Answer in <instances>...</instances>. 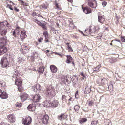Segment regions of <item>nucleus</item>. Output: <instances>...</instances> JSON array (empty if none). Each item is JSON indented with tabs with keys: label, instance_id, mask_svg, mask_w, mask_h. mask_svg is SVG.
I'll list each match as a JSON object with an SVG mask.
<instances>
[{
	"label": "nucleus",
	"instance_id": "f257e3e1",
	"mask_svg": "<svg viewBox=\"0 0 125 125\" xmlns=\"http://www.w3.org/2000/svg\"><path fill=\"white\" fill-rule=\"evenodd\" d=\"M44 93L47 96L53 97L55 96L56 93L54 87L49 86L45 90Z\"/></svg>",
	"mask_w": 125,
	"mask_h": 125
},
{
	"label": "nucleus",
	"instance_id": "f03ea898",
	"mask_svg": "<svg viewBox=\"0 0 125 125\" xmlns=\"http://www.w3.org/2000/svg\"><path fill=\"white\" fill-rule=\"evenodd\" d=\"M0 64L1 66L3 68H6L8 66L9 63L8 62L6 57H3L2 58Z\"/></svg>",
	"mask_w": 125,
	"mask_h": 125
},
{
	"label": "nucleus",
	"instance_id": "7ed1b4c3",
	"mask_svg": "<svg viewBox=\"0 0 125 125\" xmlns=\"http://www.w3.org/2000/svg\"><path fill=\"white\" fill-rule=\"evenodd\" d=\"M41 98L40 95L39 94H36L33 97V102L34 103V104L36 106H39L40 104L39 102L40 101Z\"/></svg>",
	"mask_w": 125,
	"mask_h": 125
},
{
	"label": "nucleus",
	"instance_id": "20e7f679",
	"mask_svg": "<svg viewBox=\"0 0 125 125\" xmlns=\"http://www.w3.org/2000/svg\"><path fill=\"white\" fill-rule=\"evenodd\" d=\"M22 123L24 125H30L32 122V119L29 116L23 118L22 120Z\"/></svg>",
	"mask_w": 125,
	"mask_h": 125
},
{
	"label": "nucleus",
	"instance_id": "39448f33",
	"mask_svg": "<svg viewBox=\"0 0 125 125\" xmlns=\"http://www.w3.org/2000/svg\"><path fill=\"white\" fill-rule=\"evenodd\" d=\"M7 40L6 37L0 38V47H6L5 46L7 44Z\"/></svg>",
	"mask_w": 125,
	"mask_h": 125
},
{
	"label": "nucleus",
	"instance_id": "423d86ee",
	"mask_svg": "<svg viewBox=\"0 0 125 125\" xmlns=\"http://www.w3.org/2000/svg\"><path fill=\"white\" fill-rule=\"evenodd\" d=\"M34 21L37 23L38 25L42 27L44 29H46V27L45 26L46 24L45 22L43 21L40 22L37 19L35 20Z\"/></svg>",
	"mask_w": 125,
	"mask_h": 125
},
{
	"label": "nucleus",
	"instance_id": "0eeeda50",
	"mask_svg": "<svg viewBox=\"0 0 125 125\" xmlns=\"http://www.w3.org/2000/svg\"><path fill=\"white\" fill-rule=\"evenodd\" d=\"M0 97L2 99H6L8 97V95L7 93L4 91H2L0 89Z\"/></svg>",
	"mask_w": 125,
	"mask_h": 125
},
{
	"label": "nucleus",
	"instance_id": "6e6552de",
	"mask_svg": "<svg viewBox=\"0 0 125 125\" xmlns=\"http://www.w3.org/2000/svg\"><path fill=\"white\" fill-rule=\"evenodd\" d=\"M49 119V117L47 115H44L42 120L43 123L44 124H47Z\"/></svg>",
	"mask_w": 125,
	"mask_h": 125
},
{
	"label": "nucleus",
	"instance_id": "1a4fd4ad",
	"mask_svg": "<svg viewBox=\"0 0 125 125\" xmlns=\"http://www.w3.org/2000/svg\"><path fill=\"white\" fill-rule=\"evenodd\" d=\"M7 118L9 121L11 122H14L15 120V116L12 114L9 115L7 116Z\"/></svg>",
	"mask_w": 125,
	"mask_h": 125
},
{
	"label": "nucleus",
	"instance_id": "9d476101",
	"mask_svg": "<svg viewBox=\"0 0 125 125\" xmlns=\"http://www.w3.org/2000/svg\"><path fill=\"white\" fill-rule=\"evenodd\" d=\"M28 96L27 94L26 93H23L20 95V97L21 100L23 102L27 98Z\"/></svg>",
	"mask_w": 125,
	"mask_h": 125
},
{
	"label": "nucleus",
	"instance_id": "9b49d317",
	"mask_svg": "<svg viewBox=\"0 0 125 125\" xmlns=\"http://www.w3.org/2000/svg\"><path fill=\"white\" fill-rule=\"evenodd\" d=\"M24 61L25 60L23 58L19 57L17 59V64L19 65H21Z\"/></svg>",
	"mask_w": 125,
	"mask_h": 125
},
{
	"label": "nucleus",
	"instance_id": "f8f14e48",
	"mask_svg": "<svg viewBox=\"0 0 125 125\" xmlns=\"http://www.w3.org/2000/svg\"><path fill=\"white\" fill-rule=\"evenodd\" d=\"M94 4L91 1H89L88 4L92 8H95L97 6V3L96 0L94 1Z\"/></svg>",
	"mask_w": 125,
	"mask_h": 125
},
{
	"label": "nucleus",
	"instance_id": "ddd939ff",
	"mask_svg": "<svg viewBox=\"0 0 125 125\" xmlns=\"http://www.w3.org/2000/svg\"><path fill=\"white\" fill-rule=\"evenodd\" d=\"M33 90L36 92L37 91H39L41 89V87L40 85L39 84H37L32 87Z\"/></svg>",
	"mask_w": 125,
	"mask_h": 125
},
{
	"label": "nucleus",
	"instance_id": "4468645a",
	"mask_svg": "<svg viewBox=\"0 0 125 125\" xmlns=\"http://www.w3.org/2000/svg\"><path fill=\"white\" fill-rule=\"evenodd\" d=\"M51 101L46 100L43 103V105L44 107L47 108L51 107Z\"/></svg>",
	"mask_w": 125,
	"mask_h": 125
},
{
	"label": "nucleus",
	"instance_id": "2eb2a0df",
	"mask_svg": "<svg viewBox=\"0 0 125 125\" xmlns=\"http://www.w3.org/2000/svg\"><path fill=\"white\" fill-rule=\"evenodd\" d=\"M98 21L101 23H103L105 21V18L104 15H99L98 16Z\"/></svg>",
	"mask_w": 125,
	"mask_h": 125
},
{
	"label": "nucleus",
	"instance_id": "dca6fc26",
	"mask_svg": "<svg viewBox=\"0 0 125 125\" xmlns=\"http://www.w3.org/2000/svg\"><path fill=\"white\" fill-rule=\"evenodd\" d=\"M20 72L18 71H15L13 75V78H18L21 77V75L20 74Z\"/></svg>",
	"mask_w": 125,
	"mask_h": 125
},
{
	"label": "nucleus",
	"instance_id": "f3484780",
	"mask_svg": "<svg viewBox=\"0 0 125 125\" xmlns=\"http://www.w3.org/2000/svg\"><path fill=\"white\" fill-rule=\"evenodd\" d=\"M15 84L18 86H21L22 84V81L21 77L15 78Z\"/></svg>",
	"mask_w": 125,
	"mask_h": 125
},
{
	"label": "nucleus",
	"instance_id": "a211bd4d",
	"mask_svg": "<svg viewBox=\"0 0 125 125\" xmlns=\"http://www.w3.org/2000/svg\"><path fill=\"white\" fill-rule=\"evenodd\" d=\"M36 105L33 104H31L29 105L27 107V109L29 111H33L35 110L36 108Z\"/></svg>",
	"mask_w": 125,
	"mask_h": 125
},
{
	"label": "nucleus",
	"instance_id": "6ab92c4d",
	"mask_svg": "<svg viewBox=\"0 0 125 125\" xmlns=\"http://www.w3.org/2000/svg\"><path fill=\"white\" fill-rule=\"evenodd\" d=\"M25 33L26 32L24 31H21V34L20 35V37L22 41H23V39L27 37Z\"/></svg>",
	"mask_w": 125,
	"mask_h": 125
},
{
	"label": "nucleus",
	"instance_id": "aec40b11",
	"mask_svg": "<svg viewBox=\"0 0 125 125\" xmlns=\"http://www.w3.org/2000/svg\"><path fill=\"white\" fill-rule=\"evenodd\" d=\"M7 32V31L6 29H5L3 27H0V33L1 35H6Z\"/></svg>",
	"mask_w": 125,
	"mask_h": 125
},
{
	"label": "nucleus",
	"instance_id": "412c9836",
	"mask_svg": "<svg viewBox=\"0 0 125 125\" xmlns=\"http://www.w3.org/2000/svg\"><path fill=\"white\" fill-rule=\"evenodd\" d=\"M59 103L56 100H55L52 102H51V107H57Z\"/></svg>",
	"mask_w": 125,
	"mask_h": 125
},
{
	"label": "nucleus",
	"instance_id": "4be33fe9",
	"mask_svg": "<svg viewBox=\"0 0 125 125\" xmlns=\"http://www.w3.org/2000/svg\"><path fill=\"white\" fill-rule=\"evenodd\" d=\"M67 116V115H64V114H62L58 116V119L62 121L66 118Z\"/></svg>",
	"mask_w": 125,
	"mask_h": 125
},
{
	"label": "nucleus",
	"instance_id": "5701e85b",
	"mask_svg": "<svg viewBox=\"0 0 125 125\" xmlns=\"http://www.w3.org/2000/svg\"><path fill=\"white\" fill-rule=\"evenodd\" d=\"M83 11L86 14L90 13L91 12V10L89 7H85L83 9Z\"/></svg>",
	"mask_w": 125,
	"mask_h": 125
},
{
	"label": "nucleus",
	"instance_id": "b1692460",
	"mask_svg": "<svg viewBox=\"0 0 125 125\" xmlns=\"http://www.w3.org/2000/svg\"><path fill=\"white\" fill-rule=\"evenodd\" d=\"M50 69L52 72L55 73L57 71V68L55 66L52 65L50 67Z\"/></svg>",
	"mask_w": 125,
	"mask_h": 125
},
{
	"label": "nucleus",
	"instance_id": "393cba45",
	"mask_svg": "<svg viewBox=\"0 0 125 125\" xmlns=\"http://www.w3.org/2000/svg\"><path fill=\"white\" fill-rule=\"evenodd\" d=\"M7 49L6 47L2 48L0 47V55H1L2 53L3 54L7 52Z\"/></svg>",
	"mask_w": 125,
	"mask_h": 125
},
{
	"label": "nucleus",
	"instance_id": "a878e982",
	"mask_svg": "<svg viewBox=\"0 0 125 125\" xmlns=\"http://www.w3.org/2000/svg\"><path fill=\"white\" fill-rule=\"evenodd\" d=\"M88 32H87V34L91 35L94 33L95 31V27L93 28L92 29H89L88 30Z\"/></svg>",
	"mask_w": 125,
	"mask_h": 125
},
{
	"label": "nucleus",
	"instance_id": "bb28decb",
	"mask_svg": "<svg viewBox=\"0 0 125 125\" xmlns=\"http://www.w3.org/2000/svg\"><path fill=\"white\" fill-rule=\"evenodd\" d=\"M8 25V23L7 21H5L3 22H0V27H3L5 25L7 26Z\"/></svg>",
	"mask_w": 125,
	"mask_h": 125
},
{
	"label": "nucleus",
	"instance_id": "cd10ccee",
	"mask_svg": "<svg viewBox=\"0 0 125 125\" xmlns=\"http://www.w3.org/2000/svg\"><path fill=\"white\" fill-rule=\"evenodd\" d=\"M62 81L65 83L66 82H68V80L66 76H63L62 77Z\"/></svg>",
	"mask_w": 125,
	"mask_h": 125
},
{
	"label": "nucleus",
	"instance_id": "c85d7f7f",
	"mask_svg": "<svg viewBox=\"0 0 125 125\" xmlns=\"http://www.w3.org/2000/svg\"><path fill=\"white\" fill-rule=\"evenodd\" d=\"M105 125H111V121L109 119H105L104 121Z\"/></svg>",
	"mask_w": 125,
	"mask_h": 125
},
{
	"label": "nucleus",
	"instance_id": "c756f323",
	"mask_svg": "<svg viewBox=\"0 0 125 125\" xmlns=\"http://www.w3.org/2000/svg\"><path fill=\"white\" fill-rule=\"evenodd\" d=\"M91 91V89L90 88L87 87L85 89L84 91V93L87 94H88Z\"/></svg>",
	"mask_w": 125,
	"mask_h": 125
},
{
	"label": "nucleus",
	"instance_id": "7c9ffc66",
	"mask_svg": "<svg viewBox=\"0 0 125 125\" xmlns=\"http://www.w3.org/2000/svg\"><path fill=\"white\" fill-rule=\"evenodd\" d=\"M44 68L42 66L39 67L38 71V72L40 73H43L44 71Z\"/></svg>",
	"mask_w": 125,
	"mask_h": 125
},
{
	"label": "nucleus",
	"instance_id": "2f4dec72",
	"mask_svg": "<svg viewBox=\"0 0 125 125\" xmlns=\"http://www.w3.org/2000/svg\"><path fill=\"white\" fill-rule=\"evenodd\" d=\"M39 55V54L37 52L35 51L33 52L32 55L35 57V58H37Z\"/></svg>",
	"mask_w": 125,
	"mask_h": 125
},
{
	"label": "nucleus",
	"instance_id": "473e14b6",
	"mask_svg": "<svg viewBox=\"0 0 125 125\" xmlns=\"http://www.w3.org/2000/svg\"><path fill=\"white\" fill-rule=\"evenodd\" d=\"M48 7V5L47 4L45 5L43 4L40 5V8L41 9H47Z\"/></svg>",
	"mask_w": 125,
	"mask_h": 125
},
{
	"label": "nucleus",
	"instance_id": "72a5a7b5",
	"mask_svg": "<svg viewBox=\"0 0 125 125\" xmlns=\"http://www.w3.org/2000/svg\"><path fill=\"white\" fill-rule=\"evenodd\" d=\"M101 83L104 84H106L108 83V81L105 78H104L101 80Z\"/></svg>",
	"mask_w": 125,
	"mask_h": 125
},
{
	"label": "nucleus",
	"instance_id": "f704fd0d",
	"mask_svg": "<svg viewBox=\"0 0 125 125\" xmlns=\"http://www.w3.org/2000/svg\"><path fill=\"white\" fill-rule=\"evenodd\" d=\"M116 59L111 58L109 60V62L111 63H113L116 62Z\"/></svg>",
	"mask_w": 125,
	"mask_h": 125
},
{
	"label": "nucleus",
	"instance_id": "c9c22d12",
	"mask_svg": "<svg viewBox=\"0 0 125 125\" xmlns=\"http://www.w3.org/2000/svg\"><path fill=\"white\" fill-rule=\"evenodd\" d=\"M87 121V119L85 118H83L81 119L79 121L80 123L82 124L83 122H86Z\"/></svg>",
	"mask_w": 125,
	"mask_h": 125
},
{
	"label": "nucleus",
	"instance_id": "e433bc0d",
	"mask_svg": "<svg viewBox=\"0 0 125 125\" xmlns=\"http://www.w3.org/2000/svg\"><path fill=\"white\" fill-rule=\"evenodd\" d=\"M21 28L19 27V26H16V29L15 30V31H16V32L17 33H19L21 30Z\"/></svg>",
	"mask_w": 125,
	"mask_h": 125
},
{
	"label": "nucleus",
	"instance_id": "4c0bfd02",
	"mask_svg": "<svg viewBox=\"0 0 125 125\" xmlns=\"http://www.w3.org/2000/svg\"><path fill=\"white\" fill-rule=\"evenodd\" d=\"M43 35L45 39H47L48 37V34L47 31L43 33Z\"/></svg>",
	"mask_w": 125,
	"mask_h": 125
},
{
	"label": "nucleus",
	"instance_id": "58836bf2",
	"mask_svg": "<svg viewBox=\"0 0 125 125\" xmlns=\"http://www.w3.org/2000/svg\"><path fill=\"white\" fill-rule=\"evenodd\" d=\"M94 104V103L93 101H89L88 102V105L90 106H93Z\"/></svg>",
	"mask_w": 125,
	"mask_h": 125
},
{
	"label": "nucleus",
	"instance_id": "ea45409f",
	"mask_svg": "<svg viewBox=\"0 0 125 125\" xmlns=\"http://www.w3.org/2000/svg\"><path fill=\"white\" fill-rule=\"evenodd\" d=\"M98 123V121H94L92 122L91 125H97Z\"/></svg>",
	"mask_w": 125,
	"mask_h": 125
},
{
	"label": "nucleus",
	"instance_id": "a19ab883",
	"mask_svg": "<svg viewBox=\"0 0 125 125\" xmlns=\"http://www.w3.org/2000/svg\"><path fill=\"white\" fill-rule=\"evenodd\" d=\"M101 67V65L100 64H99V65L97 66L96 68H94V69H95V70H94V71H97L98 70L99 68L100 67Z\"/></svg>",
	"mask_w": 125,
	"mask_h": 125
},
{
	"label": "nucleus",
	"instance_id": "79ce46f5",
	"mask_svg": "<svg viewBox=\"0 0 125 125\" xmlns=\"http://www.w3.org/2000/svg\"><path fill=\"white\" fill-rule=\"evenodd\" d=\"M5 85V83L4 81H0V87H4Z\"/></svg>",
	"mask_w": 125,
	"mask_h": 125
},
{
	"label": "nucleus",
	"instance_id": "37998d69",
	"mask_svg": "<svg viewBox=\"0 0 125 125\" xmlns=\"http://www.w3.org/2000/svg\"><path fill=\"white\" fill-rule=\"evenodd\" d=\"M80 107L78 105H76L74 107V109L75 111H77L79 109Z\"/></svg>",
	"mask_w": 125,
	"mask_h": 125
},
{
	"label": "nucleus",
	"instance_id": "c03bdc74",
	"mask_svg": "<svg viewBox=\"0 0 125 125\" xmlns=\"http://www.w3.org/2000/svg\"><path fill=\"white\" fill-rule=\"evenodd\" d=\"M66 96L65 95H63L62 97V102L63 103L64 102H66Z\"/></svg>",
	"mask_w": 125,
	"mask_h": 125
},
{
	"label": "nucleus",
	"instance_id": "a18cd8bd",
	"mask_svg": "<svg viewBox=\"0 0 125 125\" xmlns=\"http://www.w3.org/2000/svg\"><path fill=\"white\" fill-rule=\"evenodd\" d=\"M15 105L16 107H20L21 106V103H19L17 102V103Z\"/></svg>",
	"mask_w": 125,
	"mask_h": 125
},
{
	"label": "nucleus",
	"instance_id": "49530a36",
	"mask_svg": "<svg viewBox=\"0 0 125 125\" xmlns=\"http://www.w3.org/2000/svg\"><path fill=\"white\" fill-rule=\"evenodd\" d=\"M32 15L34 16H38V17H39L40 16H41L40 15L38 14H37L35 12H33L32 13Z\"/></svg>",
	"mask_w": 125,
	"mask_h": 125
},
{
	"label": "nucleus",
	"instance_id": "de8ad7c7",
	"mask_svg": "<svg viewBox=\"0 0 125 125\" xmlns=\"http://www.w3.org/2000/svg\"><path fill=\"white\" fill-rule=\"evenodd\" d=\"M27 46H25V44H23L21 46L22 48L23 49H23H28V48H27Z\"/></svg>",
	"mask_w": 125,
	"mask_h": 125
},
{
	"label": "nucleus",
	"instance_id": "09e8293b",
	"mask_svg": "<svg viewBox=\"0 0 125 125\" xmlns=\"http://www.w3.org/2000/svg\"><path fill=\"white\" fill-rule=\"evenodd\" d=\"M107 2L105 1H104L102 2V5L103 7H104L106 6L107 4Z\"/></svg>",
	"mask_w": 125,
	"mask_h": 125
},
{
	"label": "nucleus",
	"instance_id": "8fccbe9b",
	"mask_svg": "<svg viewBox=\"0 0 125 125\" xmlns=\"http://www.w3.org/2000/svg\"><path fill=\"white\" fill-rule=\"evenodd\" d=\"M7 7H8L9 9L12 10H13V9L11 7V6L10 5H8L7 6Z\"/></svg>",
	"mask_w": 125,
	"mask_h": 125
},
{
	"label": "nucleus",
	"instance_id": "3c124183",
	"mask_svg": "<svg viewBox=\"0 0 125 125\" xmlns=\"http://www.w3.org/2000/svg\"><path fill=\"white\" fill-rule=\"evenodd\" d=\"M35 57L33 55L31 56V61H34Z\"/></svg>",
	"mask_w": 125,
	"mask_h": 125
},
{
	"label": "nucleus",
	"instance_id": "603ef678",
	"mask_svg": "<svg viewBox=\"0 0 125 125\" xmlns=\"http://www.w3.org/2000/svg\"><path fill=\"white\" fill-rule=\"evenodd\" d=\"M75 97L76 98H78V91H77L75 94Z\"/></svg>",
	"mask_w": 125,
	"mask_h": 125
},
{
	"label": "nucleus",
	"instance_id": "864d4df0",
	"mask_svg": "<svg viewBox=\"0 0 125 125\" xmlns=\"http://www.w3.org/2000/svg\"><path fill=\"white\" fill-rule=\"evenodd\" d=\"M55 6L57 9H60V8L59 7L58 4L56 2H55Z\"/></svg>",
	"mask_w": 125,
	"mask_h": 125
},
{
	"label": "nucleus",
	"instance_id": "5fc2aeb1",
	"mask_svg": "<svg viewBox=\"0 0 125 125\" xmlns=\"http://www.w3.org/2000/svg\"><path fill=\"white\" fill-rule=\"evenodd\" d=\"M0 125H10L9 124H6L4 123H1L0 124Z\"/></svg>",
	"mask_w": 125,
	"mask_h": 125
},
{
	"label": "nucleus",
	"instance_id": "6e6d98bb",
	"mask_svg": "<svg viewBox=\"0 0 125 125\" xmlns=\"http://www.w3.org/2000/svg\"><path fill=\"white\" fill-rule=\"evenodd\" d=\"M67 59L71 61L72 59V58L70 56L67 57Z\"/></svg>",
	"mask_w": 125,
	"mask_h": 125
},
{
	"label": "nucleus",
	"instance_id": "4d7b16f0",
	"mask_svg": "<svg viewBox=\"0 0 125 125\" xmlns=\"http://www.w3.org/2000/svg\"><path fill=\"white\" fill-rule=\"evenodd\" d=\"M43 40V39L42 38H39L38 39L39 42H42L41 41L42 40Z\"/></svg>",
	"mask_w": 125,
	"mask_h": 125
},
{
	"label": "nucleus",
	"instance_id": "13d9d810",
	"mask_svg": "<svg viewBox=\"0 0 125 125\" xmlns=\"http://www.w3.org/2000/svg\"><path fill=\"white\" fill-rule=\"evenodd\" d=\"M66 62L67 63H69L71 62V61L67 59L66 61Z\"/></svg>",
	"mask_w": 125,
	"mask_h": 125
},
{
	"label": "nucleus",
	"instance_id": "bf43d9fd",
	"mask_svg": "<svg viewBox=\"0 0 125 125\" xmlns=\"http://www.w3.org/2000/svg\"><path fill=\"white\" fill-rule=\"evenodd\" d=\"M87 47L86 46H84V49L83 50H86L87 49Z\"/></svg>",
	"mask_w": 125,
	"mask_h": 125
},
{
	"label": "nucleus",
	"instance_id": "052dcab7",
	"mask_svg": "<svg viewBox=\"0 0 125 125\" xmlns=\"http://www.w3.org/2000/svg\"><path fill=\"white\" fill-rule=\"evenodd\" d=\"M81 75L83 77L85 76V75L83 73L81 72Z\"/></svg>",
	"mask_w": 125,
	"mask_h": 125
},
{
	"label": "nucleus",
	"instance_id": "680f3d73",
	"mask_svg": "<svg viewBox=\"0 0 125 125\" xmlns=\"http://www.w3.org/2000/svg\"><path fill=\"white\" fill-rule=\"evenodd\" d=\"M6 26L9 29H10L11 28V26L10 25H9V24L7 26Z\"/></svg>",
	"mask_w": 125,
	"mask_h": 125
},
{
	"label": "nucleus",
	"instance_id": "e2e57ef3",
	"mask_svg": "<svg viewBox=\"0 0 125 125\" xmlns=\"http://www.w3.org/2000/svg\"><path fill=\"white\" fill-rule=\"evenodd\" d=\"M102 37V36L100 35L99 36H98L97 37V38L98 39H100Z\"/></svg>",
	"mask_w": 125,
	"mask_h": 125
},
{
	"label": "nucleus",
	"instance_id": "0e129e2a",
	"mask_svg": "<svg viewBox=\"0 0 125 125\" xmlns=\"http://www.w3.org/2000/svg\"><path fill=\"white\" fill-rule=\"evenodd\" d=\"M15 11H17V12H18V11H19V9H18L17 8H15Z\"/></svg>",
	"mask_w": 125,
	"mask_h": 125
},
{
	"label": "nucleus",
	"instance_id": "69168bd1",
	"mask_svg": "<svg viewBox=\"0 0 125 125\" xmlns=\"http://www.w3.org/2000/svg\"><path fill=\"white\" fill-rule=\"evenodd\" d=\"M16 32V31H15V30L13 31V34L14 36L15 35Z\"/></svg>",
	"mask_w": 125,
	"mask_h": 125
},
{
	"label": "nucleus",
	"instance_id": "338daca9",
	"mask_svg": "<svg viewBox=\"0 0 125 125\" xmlns=\"http://www.w3.org/2000/svg\"><path fill=\"white\" fill-rule=\"evenodd\" d=\"M18 0L19 1H20L21 2V3H22V4H23L24 2L23 1L21 0Z\"/></svg>",
	"mask_w": 125,
	"mask_h": 125
},
{
	"label": "nucleus",
	"instance_id": "774afa93",
	"mask_svg": "<svg viewBox=\"0 0 125 125\" xmlns=\"http://www.w3.org/2000/svg\"><path fill=\"white\" fill-rule=\"evenodd\" d=\"M86 79V77H85V76H84V77H82V80H84V79Z\"/></svg>",
	"mask_w": 125,
	"mask_h": 125
}]
</instances>
